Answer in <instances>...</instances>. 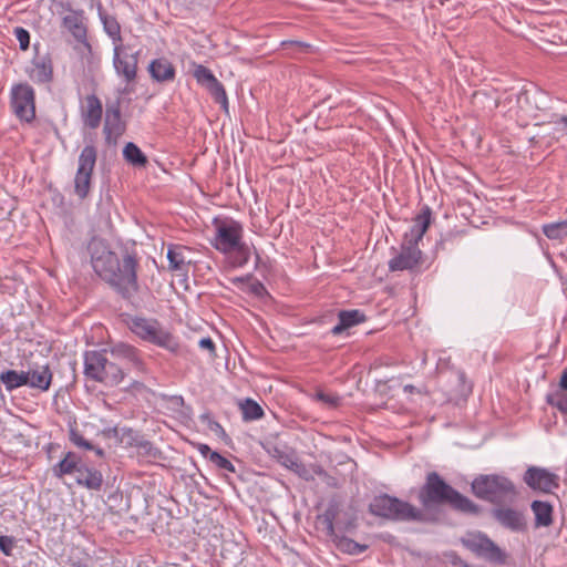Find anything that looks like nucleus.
Instances as JSON below:
<instances>
[{
	"label": "nucleus",
	"instance_id": "f257e3e1",
	"mask_svg": "<svg viewBox=\"0 0 567 567\" xmlns=\"http://www.w3.org/2000/svg\"><path fill=\"white\" fill-rule=\"evenodd\" d=\"M86 249L91 266L102 280L124 299H130L137 293L138 259L135 254L125 251L118 257L104 239L97 237L89 241Z\"/></svg>",
	"mask_w": 567,
	"mask_h": 567
},
{
	"label": "nucleus",
	"instance_id": "f03ea898",
	"mask_svg": "<svg viewBox=\"0 0 567 567\" xmlns=\"http://www.w3.org/2000/svg\"><path fill=\"white\" fill-rule=\"evenodd\" d=\"M417 499L424 509L449 504L453 509L464 514L480 513L478 505L449 485L436 472L426 474L425 482L419 489Z\"/></svg>",
	"mask_w": 567,
	"mask_h": 567
},
{
	"label": "nucleus",
	"instance_id": "7ed1b4c3",
	"mask_svg": "<svg viewBox=\"0 0 567 567\" xmlns=\"http://www.w3.org/2000/svg\"><path fill=\"white\" fill-rule=\"evenodd\" d=\"M431 208L424 206L413 218L411 228L403 236L400 250L388 262L390 271H413L422 265L423 254L419 248V243L431 224Z\"/></svg>",
	"mask_w": 567,
	"mask_h": 567
},
{
	"label": "nucleus",
	"instance_id": "20e7f679",
	"mask_svg": "<svg viewBox=\"0 0 567 567\" xmlns=\"http://www.w3.org/2000/svg\"><path fill=\"white\" fill-rule=\"evenodd\" d=\"M213 224L215 227V235L210 240L212 246L224 255L235 252V264L237 266H244L247 264L250 257V251L248 245L243 241V225L233 218H215Z\"/></svg>",
	"mask_w": 567,
	"mask_h": 567
},
{
	"label": "nucleus",
	"instance_id": "39448f33",
	"mask_svg": "<svg viewBox=\"0 0 567 567\" xmlns=\"http://www.w3.org/2000/svg\"><path fill=\"white\" fill-rule=\"evenodd\" d=\"M83 374L86 379L105 386H116L126 377L124 368L112 359L109 349L86 350L83 353Z\"/></svg>",
	"mask_w": 567,
	"mask_h": 567
},
{
	"label": "nucleus",
	"instance_id": "423d86ee",
	"mask_svg": "<svg viewBox=\"0 0 567 567\" xmlns=\"http://www.w3.org/2000/svg\"><path fill=\"white\" fill-rule=\"evenodd\" d=\"M131 331L142 340L155 344L169 353L178 354L181 343L168 329L152 318L134 317L130 321Z\"/></svg>",
	"mask_w": 567,
	"mask_h": 567
},
{
	"label": "nucleus",
	"instance_id": "0eeeda50",
	"mask_svg": "<svg viewBox=\"0 0 567 567\" xmlns=\"http://www.w3.org/2000/svg\"><path fill=\"white\" fill-rule=\"evenodd\" d=\"M473 494L483 501L501 504L516 497L514 483L503 475L488 474L475 477L471 484Z\"/></svg>",
	"mask_w": 567,
	"mask_h": 567
},
{
	"label": "nucleus",
	"instance_id": "6e6552de",
	"mask_svg": "<svg viewBox=\"0 0 567 567\" xmlns=\"http://www.w3.org/2000/svg\"><path fill=\"white\" fill-rule=\"evenodd\" d=\"M371 514L401 522H422L424 513L422 509L388 494L375 496L370 503Z\"/></svg>",
	"mask_w": 567,
	"mask_h": 567
},
{
	"label": "nucleus",
	"instance_id": "1a4fd4ad",
	"mask_svg": "<svg viewBox=\"0 0 567 567\" xmlns=\"http://www.w3.org/2000/svg\"><path fill=\"white\" fill-rule=\"evenodd\" d=\"M462 545L478 558L489 563L504 564L505 553L484 533L470 532L461 538Z\"/></svg>",
	"mask_w": 567,
	"mask_h": 567
},
{
	"label": "nucleus",
	"instance_id": "9d476101",
	"mask_svg": "<svg viewBox=\"0 0 567 567\" xmlns=\"http://www.w3.org/2000/svg\"><path fill=\"white\" fill-rule=\"evenodd\" d=\"M97 159V150L94 145H85L78 159V169L74 176V193L80 199L87 197L92 175Z\"/></svg>",
	"mask_w": 567,
	"mask_h": 567
},
{
	"label": "nucleus",
	"instance_id": "9b49d317",
	"mask_svg": "<svg viewBox=\"0 0 567 567\" xmlns=\"http://www.w3.org/2000/svg\"><path fill=\"white\" fill-rule=\"evenodd\" d=\"M10 104L19 120L30 123L35 118V93L30 84L18 83L12 85Z\"/></svg>",
	"mask_w": 567,
	"mask_h": 567
},
{
	"label": "nucleus",
	"instance_id": "f8f14e48",
	"mask_svg": "<svg viewBox=\"0 0 567 567\" xmlns=\"http://www.w3.org/2000/svg\"><path fill=\"white\" fill-rule=\"evenodd\" d=\"M138 51L130 52L128 47L117 44L113 49V68L123 82L131 83L137 76Z\"/></svg>",
	"mask_w": 567,
	"mask_h": 567
},
{
	"label": "nucleus",
	"instance_id": "ddd939ff",
	"mask_svg": "<svg viewBox=\"0 0 567 567\" xmlns=\"http://www.w3.org/2000/svg\"><path fill=\"white\" fill-rule=\"evenodd\" d=\"M109 352L112 359L124 368L126 373L132 370L138 373L146 371L142 352L137 348L128 343L117 342L109 348Z\"/></svg>",
	"mask_w": 567,
	"mask_h": 567
},
{
	"label": "nucleus",
	"instance_id": "4468645a",
	"mask_svg": "<svg viewBox=\"0 0 567 567\" xmlns=\"http://www.w3.org/2000/svg\"><path fill=\"white\" fill-rule=\"evenodd\" d=\"M524 482L533 489L550 493L559 486V476L546 468L530 466L524 474Z\"/></svg>",
	"mask_w": 567,
	"mask_h": 567
},
{
	"label": "nucleus",
	"instance_id": "2eb2a0df",
	"mask_svg": "<svg viewBox=\"0 0 567 567\" xmlns=\"http://www.w3.org/2000/svg\"><path fill=\"white\" fill-rule=\"evenodd\" d=\"M124 131L125 124L122 121L120 103L116 102L112 105H107L103 126L105 142L109 145L115 144L117 138L123 135Z\"/></svg>",
	"mask_w": 567,
	"mask_h": 567
},
{
	"label": "nucleus",
	"instance_id": "dca6fc26",
	"mask_svg": "<svg viewBox=\"0 0 567 567\" xmlns=\"http://www.w3.org/2000/svg\"><path fill=\"white\" fill-rule=\"evenodd\" d=\"M190 252L192 249L187 246L169 244L167 247L168 269L178 276L187 277L192 265Z\"/></svg>",
	"mask_w": 567,
	"mask_h": 567
},
{
	"label": "nucleus",
	"instance_id": "f3484780",
	"mask_svg": "<svg viewBox=\"0 0 567 567\" xmlns=\"http://www.w3.org/2000/svg\"><path fill=\"white\" fill-rule=\"evenodd\" d=\"M493 517L505 528L512 532H524L526 519L522 512L512 507H497L493 509Z\"/></svg>",
	"mask_w": 567,
	"mask_h": 567
},
{
	"label": "nucleus",
	"instance_id": "a211bd4d",
	"mask_svg": "<svg viewBox=\"0 0 567 567\" xmlns=\"http://www.w3.org/2000/svg\"><path fill=\"white\" fill-rule=\"evenodd\" d=\"M103 115V105L95 94H89L85 97V104L81 109V118L83 124L95 130L100 126Z\"/></svg>",
	"mask_w": 567,
	"mask_h": 567
},
{
	"label": "nucleus",
	"instance_id": "6ab92c4d",
	"mask_svg": "<svg viewBox=\"0 0 567 567\" xmlns=\"http://www.w3.org/2000/svg\"><path fill=\"white\" fill-rule=\"evenodd\" d=\"M27 375V384L31 389L47 392L52 383L53 373L48 364L37 365L28 371H24Z\"/></svg>",
	"mask_w": 567,
	"mask_h": 567
},
{
	"label": "nucleus",
	"instance_id": "aec40b11",
	"mask_svg": "<svg viewBox=\"0 0 567 567\" xmlns=\"http://www.w3.org/2000/svg\"><path fill=\"white\" fill-rule=\"evenodd\" d=\"M62 25L78 42L84 43L86 41L87 30L84 24L83 11L70 10V13L62 18Z\"/></svg>",
	"mask_w": 567,
	"mask_h": 567
},
{
	"label": "nucleus",
	"instance_id": "412c9836",
	"mask_svg": "<svg viewBox=\"0 0 567 567\" xmlns=\"http://www.w3.org/2000/svg\"><path fill=\"white\" fill-rule=\"evenodd\" d=\"M30 79L35 83H48L52 80L53 68L49 55H37L29 71Z\"/></svg>",
	"mask_w": 567,
	"mask_h": 567
},
{
	"label": "nucleus",
	"instance_id": "4be33fe9",
	"mask_svg": "<svg viewBox=\"0 0 567 567\" xmlns=\"http://www.w3.org/2000/svg\"><path fill=\"white\" fill-rule=\"evenodd\" d=\"M148 72L157 82H171L176 76V70L171 61L166 58L153 60L148 65Z\"/></svg>",
	"mask_w": 567,
	"mask_h": 567
},
{
	"label": "nucleus",
	"instance_id": "5701e85b",
	"mask_svg": "<svg viewBox=\"0 0 567 567\" xmlns=\"http://www.w3.org/2000/svg\"><path fill=\"white\" fill-rule=\"evenodd\" d=\"M76 483L89 489H100L103 483L102 473L85 464H81L76 473Z\"/></svg>",
	"mask_w": 567,
	"mask_h": 567
},
{
	"label": "nucleus",
	"instance_id": "b1692460",
	"mask_svg": "<svg viewBox=\"0 0 567 567\" xmlns=\"http://www.w3.org/2000/svg\"><path fill=\"white\" fill-rule=\"evenodd\" d=\"M339 322L331 329L333 336L340 334L346 329L359 324L365 320V316L358 309L342 310L338 315Z\"/></svg>",
	"mask_w": 567,
	"mask_h": 567
},
{
	"label": "nucleus",
	"instance_id": "393cba45",
	"mask_svg": "<svg viewBox=\"0 0 567 567\" xmlns=\"http://www.w3.org/2000/svg\"><path fill=\"white\" fill-rule=\"evenodd\" d=\"M81 464L82 462L75 453L68 452L65 456L52 467V473L55 477L61 478L64 475L78 473Z\"/></svg>",
	"mask_w": 567,
	"mask_h": 567
},
{
	"label": "nucleus",
	"instance_id": "a878e982",
	"mask_svg": "<svg viewBox=\"0 0 567 567\" xmlns=\"http://www.w3.org/2000/svg\"><path fill=\"white\" fill-rule=\"evenodd\" d=\"M99 17L101 19L105 33L112 39L114 47L117 44H123L121 37V25L117 22L116 18L105 13L101 9V7L99 8Z\"/></svg>",
	"mask_w": 567,
	"mask_h": 567
},
{
	"label": "nucleus",
	"instance_id": "bb28decb",
	"mask_svg": "<svg viewBox=\"0 0 567 567\" xmlns=\"http://www.w3.org/2000/svg\"><path fill=\"white\" fill-rule=\"evenodd\" d=\"M532 511L535 515L536 527H547L553 523V507L547 502L534 501Z\"/></svg>",
	"mask_w": 567,
	"mask_h": 567
},
{
	"label": "nucleus",
	"instance_id": "cd10ccee",
	"mask_svg": "<svg viewBox=\"0 0 567 567\" xmlns=\"http://www.w3.org/2000/svg\"><path fill=\"white\" fill-rule=\"evenodd\" d=\"M0 381L6 390L11 392L27 384V375L24 371L7 370L0 373Z\"/></svg>",
	"mask_w": 567,
	"mask_h": 567
},
{
	"label": "nucleus",
	"instance_id": "c85d7f7f",
	"mask_svg": "<svg viewBox=\"0 0 567 567\" xmlns=\"http://www.w3.org/2000/svg\"><path fill=\"white\" fill-rule=\"evenodd\" d=\"M69 440L70 442L76 446L78 449L85 451H94L95 454L100 457L104 455V451L101 447L94 446L90 441H87L83 434L73 425H70L69 429Z\"/></svg>",
	"mask_w": 567,
	"mask_h": 567
},
{
	"label": "nucleus",
	"instance_id": "c756f323",
	"mask_svg": "<svg viewBox=\"0 0 567 567\" xmlns=\"http://www.w3.org/2000/svg\"><path fill=\"white\" fill-rule=\"evenodd\" d=\"M529 92L524 90L519 92H509L507 93L503 99H498L496 101V106H507L508 105V112L513 111V104H517V107L519 110H525L523 102L529 101Z\"/></svg>",
	"mask_w": 567,
	"mask_h": 567
},
{
	"label": "nucleus",
	"instance_id": "7c9ffc66",
	"mask_svg": "<svg viewBox=\"0 0 567 567\" xmlns=\"http://www.w3.org/2000/svg\"><path fill=\"white\" fill-rule=\"evenodd\" d=\"M542 230L548 239L561 243L567 239V220L544 224Z\"/></svg>",
	"mask_w": 567,
	"mask_h": 567
},
{
	"label": "nucleus",
	"instance_id": "2f4dec72",
	"mask_svg": "<svg viewBox=\"0 0 567 567\" xmlns=\"http://www.w3.org/2000/svg\"><path fill=\"white\" fill-rule=\"evenodd\" d=\"M125 161L133 166L143 167L147 164V158L141 148L133 142H128L123 150Z\"/></svg>",
	"mask_w": 567,
	"mask_h": 567
},
{
	"label": "nucleus",
	"instance_id": "473e14b6",
	"mask_svg": "<svg viewBox=\"0 0 567 567\" xmlns=\"http://www.w3.org/2000/svg\"><path fill=\"white\" fill-rule=\"evenodd\" d=\"M243 417L246 421L259 420L264 415L261 406L251 399H246L240 405Z\"/></svg>",
	"mask_w": 567,
	"mask_h": 567
},
{
	"label": "nucleus",
	"instance_id": "72a5a7b5",
	"mask_svg": "<svg viewBox=\"0 0 567 567\" xmlns=\"http://www.w3.org/2000/svg\"><path fill=\"white\" fill-rule=\"evenodd\" d=\"M206 90L213 96L216 103L220 104V106L227 112L228 111V97L225 91L224 85L218 80H215L212 84H209Z\"/></svg>",
	"mask_w": 567,
	"mask_h": 567
},
{
	"label": "nucleus",
	"instance_id": "f704fd0d",
	"mask_svg": "<svg viewBox=\"0 0 567 567\" xmlns=\"http://www.w3.org/2000/svg\"><path fill=\"white\" fill-rule=\"evenodd\" d=\"M193 75L197 83L205 89L217 80L214 73L202 64H195Z\"/></svg>",
	"mask_w": 567,
	"mask_h": 567
},
{
	"label": "nucleus",
	"instance_id": "c9c22d12",
	"mask_svg": "<svg viewBox=\"0 0 567 567\" xmlns=\"http://www.w3.org/2000/svg\"><path fill=\"white\" fill-rule=\"evenodd\" d=\"M274 456L276 457L279 464H281L284 467L290 471L296 465V462L299 460L293 452L279 449H275Z\"/></svg>",
	"mask_w": 567,
	"mask_h": 567
},
{
	"label": "nucleus",
	"instance_id": "e433bc0d",
	"mask_svg": "<svg viewBox=\"0 0 567 567\" xmlns=\"http://www.w3.org/2000/svg\"><path fill=\"white\" fill-rule=\"evenodd\" d=\"M138 454L150 460H157L161 452L150 441H142L137 444Z\"/></svg>",
	"mask_w": 567,
	"mask_h": 567
},
{
	"label": "nucleus",
	"instance_id": "4c0bfd02",
	"mask_svg": "<svg viewBox=\"0 0 567 567\" xmlns=\"http://www.w3.org/2000/svg\"><path fill=\"white\" fill-rule=\"evenodd\" d=\"M547 402L563 413H567V395L560 392L547 395Z\"/></svg>",
	"mask_w": 567,
	"mask_h": 567
},
{
	"label": "nucleus",
	"instance_id": "58836bf2",
	"mask_svg": "<svg viewBox=\"0 0 567 567\" xmlns=\"http://www.w3.org/2000/svg\"><path fill=\"white\" fill-rule=\"evenodd\" d=\"M210 463L214 464L216 467L224 470L226 472H229V473L235 472L234 464L228 458H226L225 456L219 454L218 452L213 453Z\"/></svg>",
	"mask_w": 567,
	"mask_h": 567
},
{
	"label": "nucleus",
	"instance_id": "ea45409f",
	"mask_svg": "<svg viewBox=\"0 0 567 567\" xmlns=\"http://www.w3.org/2000/svg\"><path fill=\"white\" fill-rule=\"evenodd\" d=\"M13 34L17 38L20 49L25 51L30 45V33L27 29L22 27H16L13 30Z\"/></svg>",
	"mask_w": 567,
	"mask_h": 567
},
{
	"label": "nucleus",
	"instance_id": "a19ab883",
	"mask_svg": "<svg viewBox=\"0 0 567 567\" xmlns=\"http://www.w3.org/2000/svg\"><path fill=\"white\" fill-rule=\"evenodd\" d=\"M14 549V538L11 536L0 535V550L6 556H11Z\"/></svg>",
	"mask_w": 567,
	"mask_h": 567
},
{
	"label": "nucleus",
	"instance_id": "79ce46f5",
	"mask_svg": "<svg viewBox=\"0 0 567 567\" xmlns=\"http://www.w3.org/2000/svg\"><path fill=\"white\" fill-rule=\"evenodd\" d=\"M291 471L306 481L313 480L311 471L307 468L305 464H302L299 460L296 462V465L292 467Z\"/></svg>",
	"mask_w": 567,
	"mask_h": 567
},
{
	"label": "nucleus",
	"instance_id": "37998d69",
	"mask_svg": "<svg viewBox=\"0 0 567 567\" xmlns=\"http://www.w3.org/2000/svg\"><path fill=\"white\" fill-rule=\"evenodd\" d=\"M228 546H231V547H235L236 551L233 553V557L230 558V563L231 564H237L238 561H240V556H241V549L239 548L238 545L234 544V543H228V542H225L224 545H223V548H221V556L227 559L226 555H225V551L228 550Z\"/></svg>",
	"mask_w": 567,
	"mask_h": 567
},
{
	"label": "nucleus",
	"instance_id": "c03bdc74",
	"mask_svg": "<svg viewBox=\"0 0 567 567\" xmlns=\"http://www.w3.org/2000/svg\"><path fill=\"white\" fill-rule=\"evenodd\" d=\"M317 399L330 406H336L339 402V398L336 395L327 394L324 392H318L316 394Z\"/></svg>",
	"mask_w": 567,
	"mask_h": 567
},
{
	"label": "nucleus",
	"instance_id": "a18cd8bd",
	"mask_svg": "<svg viewBox=\"0 0 567 567\" xmlns=\"http://www.w3.org/2000/svg\"><path fill=\"white\" fill-rule=\"evenodd\" d=\"M312 473L331 485L330 481L333 478L320 465H313L311 468V474Z\"/></svg>",
	"mask_w": 567,
	"mask_h": 567
},
{
	"label": "nucleus",
	"instance_id": "49530a36",
	"mask_svg": "<svg viewBox=\"0 0 567 567\" xmlns=\"http://www.w3.org/2000/svg\"><path fill=\"white\" fill-rule=\"evenodd\" d=\"M312 473L331 485L330 481L333 478L320 465H313L311 468V474Z\"/></svg>",
	"mask_w": 567,
	"mask_h": 567
},
{
	"label": "nucleus",
	"instance_id": "de8ad7c7",
	"mask_svg": "<svg viewBox=\"0 0 567 567\" xmlns=\"http://www.w3.org/2000/svg\"><path fill=\"white\" fill-rule=\"evenodd\" d=\"M198 347L203 350H207L209 353L215 352V343L210 338H202L198 342Z\"/></svg>",
	"mask_w": 567,
	"mask_h": 567
},
{
	"label": "nucleus",
	"instance_id": "09e8293b",
	"mask_svg": "<svg viewBox=\"0 0 567 567\" xmlns=\"http://www.w3.org/2000/svg\"><path fill=\"white\" fill-rule=\"evenodd\" d=\"M197 451L199 452V454L203 457L207 458L209 462L212 460L213 453L216 452V451H213L207 444H204V443L197 444Z\"/></svg>",
	"mask_w": 567,
	"mask_h": 567
},
{
	"label": "nucleus",
	"instance_id": "8fccbe9b",
	"mask_svg": "<svg viewBox=\"0 0 567 567\" xmlns=\"http://www.w3.org/2000/svg\"><path fill=\"white\" fill-rule=\"evenodd\" d=\"M281 45L284 48L296 47L299 52H305L309 49V44L300 42V41H284L281 43Z\"/></svg>",
	"mask_w": 567,
	"mask_h": 567
},
{
	"label": "nucleus",
	"instance_id": "3c124183",
	"mask_svg": "<svg viewBox=\"0 0 567 567\" xmlns=\"http://www.w3.org/2000/svg\"><path fill=\"white\" fill-rule=\"evenodd\" d=\"M202 419H207L208 420V425H209V429L215 432V433H224V429L223 426L220 425V423H218L217 421H214V420H210L208 415H202Z\"/></svg>",
	"mask_w": 567,
	"mask_h": 567
},
{
	"label": "nucleus",
	"instance_id": "603ef678",
	"mask_svg": "<svg viewBox=\"0 0 567 567\" xmlns=\"http://www.w3.org/2000/svg\"><path fill=\"white\" fill-rule=\"evenodd\" d=\"M324 524H326V528L328 530V534H333V515L330 514L329 512H327L324 514Z\"/></svg>",
	"mask_w": 567,
	"mask_h": 567
},
{
	"label": "nucleus",
	"instance_id": "864d4df0",
	"mask_svg": "<svg viewBox=\"0 0 567 567\" xmlns=\"http://www.w3.org/2000/svg\"><path fill=\"white\" fill-rule=\"evenodd\" d=\"M558 127L567 131V116H561L557 122H555Z\"/></svg>",
	"mask_w": 567,
	"mask_h": 567
},
{
	"label": "nucleus",
	"instance_id": "5fc2aeb1",
	"mask_svg": "<svg viewBox=\"0 0 567 567\" xmlns=\"http://www.w3.org/2000/svg\"><path fill=\"white\" fill-rule=\"evenodd\" d=\"M560 388L567 391V371H565L560 378Z\"/></svg>",
	"mask_w": 567,
	"mask_h": 567
},
{
	"label": "nucleus",
	"instance_id": "6e6d98bb",
	"mask_svg": "<svg viewBox=\"0 0 567 567\" xmlns=\"http://www.w3.org/2000/svg\"><path fill=\"white\" fill-rule=\"evenodd\" d=\"M403 390L406 393H412L415 391V388L412 384H406V385H404Z\"/></svg>",
	"mask_w": 567,
	"mask_h": 567
},
{
	"label": "nucleus",
	"instance_id": "4d7b16f0",
	"mask_svg": "<svg viewBox=\"0 0 567 567\" xmlns=\"http://www.w3.org/2000/svg\"><path fill=\"white\" fill-rule=\"evenodd\" d=\"M364 548H365L364 546H361L359 551H360V553H361V551H363V550H364Z\"/></svg>",
	"mask_w": 567,
	"mask_h": 567
}]
</instances>
